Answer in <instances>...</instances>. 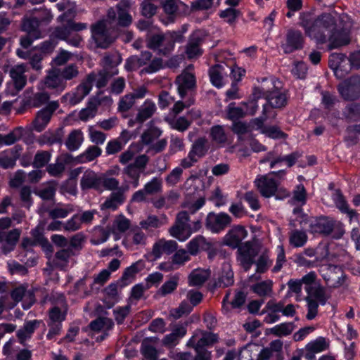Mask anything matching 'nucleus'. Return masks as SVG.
Returning <instances> with one entry per match:
<instances>
[{
  "label": "nucleus",
  "mask_w": 360,
  "mask_h": 360,
  "mask_svg": "<svg viewBox=\"0 0 360 360\" xmlns=\"http://www.w3.org/2000/svg\"><path fill=\"white\" fill-rule=\"evenodd\" d=\"M299 25L308 37L318 43L329 41V49H337L350 42L349 32L336 30L335 19L330 13H324L315 18L310 13H302Z\"/></svg>",
  "instance_id": "f257e3e1"
},
{
  "label": "nucleus",
  "mask_w": 360,
  "mask_h": 360,
  "mask_svg": "<svg viewBox=\"0 0 360 360\" xmlns=\"http://www.w3.org/2000/svg\"><path fill=\"white\" fill-rule=\"evenodd\" d=\"M131 5V0H121L116 9L110 8L108 10L107 17L98 20L91 25V39L98 48L107 49L115 41V31L117 27H128L132 22L129 13Z\"/></svg>",
  "instance_id": "f03ea898"
},
{
  "label": "nucleus",
  "mask_w": 360,
  "mask_h": 360,
  "mask_svg": "<svg viewBox=\"0 0 360 360\" xmlns=\"http://www.w3.org/2000/svg\"><path fill=\"white\" fill-rule=\"evenodd\" d=\"M300 224L302 229L313 235H332L333 238L339 239L345 233L344 224L341 221L326 216L304 217Z\"/></svg>",
  "instance_id": "7ed1b4c3"
},
{
  "label": "nucleus",
  "mask_w": 360,
  "mask_h": 360,
  "mask_svg": "<svg viewBox=\"0 0 360 360\" xmlns=\"http://www.w3.org/2000/svg\"><path fill=\"white\" fill-rule=\"evenodd\" d=\"M280 84L278 81L273 78H263L259 86L255 87L252 96L255 98H265L270 109L281 108L287 104V97L285 93L276 85Z\"/></svg>",
  "instance_id": "20e7f679"
},
{
  "label": "nucleus",
  "mask_w": 360,
  "mask_h": 360,
  "mask_svg": "<svg viewBox=\"0 0 360 360\" xmlns=\"http://www.w3.org/2000/svg\"><path fill=\"white\" fill-rule=\"evenodd\" d=\"M271 174L281 177L285 174V172L283 170H281L257 176L254 181V184L260 194L267 198L275 196L276 199H283L289 196V192L283 188H280L278 183L270 176Z\"/></svg>",
  "instance_id": "39448f33"
},
{
  "label": "nucleus",
  "mask_w": 360,
  "mask_h": 360,
  "mask_svg": "<svg viewBox=\"0 0 360 360\" xmlns=\"http://www.w3.org/2000/svg\"><path fill=\"white\" fill-rule=\"evenodd\" d=\"M11 226L10 218L0 219V253L6 255L12 251L20 237V231L18 229L6 231Z\"/></svg>",
  "instance_id": "423d86ee"
},
{
  "label": "nucleus",
  "mask_w": 360,
  "mask_h": 360,
  "mask_svg": "<svg viewBox=\"0 0 360 360\" xmlns=\"http://www.w3.org/2000/svg\"><path fill=\"white\" fill-rule=\"evenodd\" d=\"M189 216L186 211L178 213L175 224L169 229L170 235L179 241L186 240L192 234L191 226L188 223Z\"/></svg>",
  "instance_id": "0eeeda50"
},
{
  "label": "nucleus",
  "mask_w": 360,
  "mask_h": 360,
  "mask_svg": "<svg viewBox=\"0 0 360 360\" xmlns=\"http://www.w3.org/2000/svg\"><path fill=\"white\" fill-rule=\"evenodd\" d=\"M237 259L245 271H248L259 253V247L251 242L241 244L238 248Z\"/></svg>",
  "instance_id": "6e6552de"
},
{
  "label": "nucleus",
  "mask_w": 360,
  "mask_h": 360,
  "mask_svg": "<svg viewBox=\"0 0 360 360\" xmlns=\"http://www.w3.org/2000/svg\"><path fill=\"white\" fill-rule=\"evenodd\" d=\"M232 221L231 217L225 212H210L205 219V227L213 233H218L228 227Z\"/></svg>",
  "instance_id": "1a4fd4ad"
},
{
  "label": "nucleus",
  "mask_w": 360,
  "mask_h": 360,
  "mask_svg": "<svg viewBox=\"0 0 360 360\" xmlns=\"http://www.w3.org/2000/svg\"><path fill=\"white\" fill-rule=\"evenodd\" d=\"M96 80V75H89L86 79L79 84L75 91L65 94L62 98L68 101L69 103L71 105L79 103L89 94L92 89L93 82Z\"/></svg>",
  "instance_id": "9d476101"
},
{
  "label": "nucleus",
  "mask_w": 360,
  "mask_h": 360,
  "mask_svg": "<svg viewBox=\"0 0 360 360\" xmlns=\"http://www.w3.org/2000/svg\"><path fill=\"white\" fill-rule=\"evenodd\" d=\"M321 274L330 288H339L345 282V276L342 269L338 266L328 265L321 269Z\"/></svg>",
  "instance_id": "9b49d317"
},
{
  "label": "nucleus",
  "mask_w": 360,
  "mask_h": 360,
  "mask_svg": "<svg viewBox=\"0 0 360 360\" xmlns=\"http://www.w3.org/2000/svg\"><path fill=\"white\" fill-rule=\"evenodd\" d=\"M177 89L181 98L195 87V77L193 72V66H188L179 75L175 81Z\"/></svg>",
  "instance_id": "f8f14e48"
},
{
  "label": "nucleus",
  "mask_w": 360,
  "mask_h": 360,
  "mask_svg": "<svg viewBox=\"0 0 360 360\" xmlns=\"http://www.w3.org/2000/svg\"><path fill=\"white\" fill-rule=\"evenodd\" d=\"M58 107V101H51L44 108L38 111L32 122L34 129L38 132L43 131Z\"/></svg>",
  "instance_id": "ddd939ff"
},
{
  "label": "nucleus",
  "mask_w": 360,
  "mask_h": 360,
  "mask_svg": "<svg viewBox=\"0 0 360 360\" xmlns=\"http://www.w3.org/2000/svg\"><path fill=\"white\" fill-rule=\"evenodd\" d=\"M218 341L217 334L206 332L202 330H195L192 337L188 340L187 346L193 348L205 349V346H210Z\"/></svg>",
  "instance_id": "4468645a"
},
{
  "label": "nucleus",
  "mask_w": 360,
  "mask_h": 360,
  "mask_svg": "<svg viewBox=\"0 0 360 360\" xmlns=\"http://www.w3.org/2000/svg\"><path fill=\"white\" fill-rule=\"evenodd\" d=\"M304 37L299 30L290 29L288 30L285 41L281 44L285 53H291L296 50L302 49Z\"/></svg>",
  "instance_id": "2eb2a0df"
},
{
  "label": "nucleus",
  "mask_w": 360,
  "mask_h": 360,
  "mask_svg": "<svg viewBox=\"0 0 360 360\" xmlns=\"http://www.w3.org/2000/svg\"><path fill=\"white\" fill-rule=\"evenodd\" d=\"M138 60L140 67L144 66L141 72L152 74L160 70L163 65L162 60L160 58H152V54L149 51L141 52L140 56H138Z\"/></svg>",
  "instance_id": "dca6fc26"
},
{
  "label": "nucleus",
  "mask_w": 360,
  "mask_h": 360,
  "mask_svg": "<svg viewBox=\"0 0 360 360\" xmlns=\"http://www.w3.org/2000/svg\"><path fill=\"white\" fill-rule=\"evenodd\" d=\"M53 19V15L47 12L46 16L41 19L46 23L51 22ZM41 20L35 17L24 18L22 22V29L30 35H32L33 39H39L41 37V32L39 29Z\"/></svg>",
  "instance_id": "f3484780"
},
{
  "label": "nucleus",
  "mask_w": 360,
  "mask_h": 360,
  "mask_svg": "<svg viewBox=\"0 0 360 360\" xmlns=\"http://www.w3.org/2000/svg\"><path fill=\"white\" fill-rule=\"evenodd\" d=\"M44 84L46 88L53 90L56 94H60L66 87V82L63 80L60 69L54 68L49 70L44 78Z\"/></svg>",
  "instance_id": "a211bd4d"
},
{
  "label": "nucleus",
  "mask_w": 360,
  "mask_h": 360,
  "mask_svg": "<svg viewBox=\"0 0 360 360\" xmlns=\"http://www.w3.org/2000/svg\"><path fill=\"white\" fill-rule=\"evenodd\" d=\"M338 90L345 99H354L360 90V76H354L343 82L339 85Z\"/></svg>",
  "instance_id": "6ab92c4d"
},
{
  "label": "nucleus",
  "mask_w": 360,
  "mask_h": 360,
  "mask_svg": "<svg viewBox=\"0 0 360 360\" xmlns=\"http://www.w3.org/2000/svg\"><path fill=\"white\" fill-rule=\"evenodd\" d=\"M41 323H43L41 320L34 319L25 321L23 326L16 331L15 335L18 342L25 345L32 338L34 331L39 328Z\"/></svg>",
  "instance_id": "aec40b11"
},
{
  "label": "nucleus",
  "mask_w": 360,
  "mask_h": 360,
  "mask_svg": "<svg viewBox=\"0 0 360 360\" xmlns=\"http://www.w3.org/2000/svg\"><path fill=\"white\" fill-rule=\"evenodd\" d=\"M14 303L8 306L9 309H12L20 301H22V307L24 309H28L34 302V295L32 292L27 290L26 288L22 285L15 288L11 293Z\"/></svg>",
  "instance_id": "412c9836"
},
{
  "label": "nucleus",
  "mask_w": 360,
  "mask_h": 360,
  "mask_svg": "<svg viewBox=\"0 0 360 360\" xmlns=\"http://www.w3.org/2000/svg\"><path fill=\"white\" fill-rule=\"evenodd\" d=\"M203 41L200 31L194 32L190 37L186 46L185 53L189 59L197 58L202 54L201 44Z\"/></svg>",
  "instance_id": "4be33fe9"
},
{
  "label": "nucleus",
  "mask_w": 360,
  "mask_h": 360,
  "mask_svg": "<svg viewBox=\"0 0 360 360\" xmlns=\"http://www.w3.org/2000/svg\"><path fill=\"white\" fill-rule=\"evenodd\" d=\"M101 174L91 169H86L81 179L80 187L82 191L94 189L101 192Z\"/></svg>",
  "instance_id": "5701e85b"
},
{
  "label": "nucleus",
  "mask_w": 360,
  "mask_h": 360,
  "mask_svg": "<svg viewBox=\"0 0 360 360\" xmlns=\"http://www.w3.org/2000/svg\"><path fill=\"white\" fill-rule=\"evenodd\" d=\"M147 46L163 55H167L172 51L171 45L169 44L165 33H158L150 36L147 41Z\"/></svg>",
  "instance_id": "b1692460"
},
{
  "label": "nucleus",
  "mask_w": 360,
  "mask_h": 360,
  "mask_svg": "<svg viewBox=\"0 0 360 360\" xmlns=\"http://www.w3.org/2000/svg\"><path fill=\"white\" fill-rule=\"evenodd\" d=\"M247 234V231L243 227L235 226L225 235L224 243L233 249L238 248L241 241L246 238Z\"/></svg>",
  "instance_id": "393cba45"
},
{
  "label": "nucleus",
  "mask_w": 360,
  "mask_h": 360,
  "mask_svg": "<svg viewBox=\"0 0 360 360\" xmlns=\"http://www.w3.org/2000/svg\"><path fill=\"white\" fill-rule=\"evenodd\" d=\"M229 68L226 65H217L209 70L212 84L217 88H221L226 84Z\"/></svg>",
  "instance_id": "a878e982"
},
{
  "label": "nucleus",
  "mask_w": 360,
  "mask_h": 360,
  "mask_svg": "<svg viewBox=\"0 0 360 360\" xmlns=\"http://www.w3.org/2000/svg\"><path fill=\"white\" fill-rule=\"evenodd\" d=\"M129 189V185L124 184L122 186V188H120L118 191H113L102 205V207L112 210H116L125 201L126 197L124 193L128 191Z\"/></svg>",
  "instance_id": "bb28decb"
},
{
  "label": "nucleus",
  "mask_w": 360,
  "mask_h": 360,
  "mask_svg": "<svg viewBox=\"0 0 360 360\" xmlns=\"http://www.w3.org/2000/svg\"><path fill=\"white\" fill-rule=\"evenodd\" d=\"M131 226V221L123 214L115 217L112 223L108 227V232L114 235L115 239L118 240L121 235L126 232Z\"/></svg>",
  "instance_id": "cd10ccee"
},
{
  "label": "nucleus",
  "mask_w": 360,
  "mask_h": 360,
  "mask_svg": "<svg viewBox=\"0 0 360 360\" xmlns=\"http://www.w3.org/2000/svg\"><path fill=\"white\" fill-rule=\"evenodd\" d=\"M122 63L121 55L118 52L107 53L102 59V65L107 75L112 76L118 73L117 67Z\"/></svg>",
  "instance_id": "c85d7f7f"
},
{
  "label": "nucleus",
  "mask_w": 360,
  "mask_h": 360,
  "mask_svg": "<svg viewBox=\"0 0 360 360\" xmlns=\"http://www.w3.org/2000/svg\"><path fill=\"white\" fill-rule=\"evenodd\" d=\"M177 249V243L172 240L160 239L154 243L152 254L155 258H160L162 254L170 255Z\"/></svg>",
  "instance_id": "c756f323"
},
{
  "label": "nucleus",
  "mask_w": 360,
  "mask_h": 360,
  "mask_svg": "<svg viewBox=\"0 0 360 360\" xmlns=\"http://www.w3.org/2000/svg\"><path fill=\"white\" fill-rule=\"evenodd\" d=\"M329 343L326 338L319 337L316 340L309 342L305 347L306 353L304 356L308 360L314 358V354L325 351L328 348Z\"/></svg>",
  "instance_id": "7c9ffc66"
},
{
  "label": "nucleus",
  "mask_w": 360,
  "mask_h": 360,
  "mask_svg": "<svg viewBox=\"0 0 360 360\" xmlns=\"http://www.w3.org/2000/svg\"><path fill=\"white\" fill-rule=\"evenodd\" d=\"M27 71V66L24 64L16 65L10 70V75L14 82L17 90H21L26 84L27 77L25 72Z\"/></svg>",
  "instance_id": "2f4dec72"
},
{
  "label": "nucleus",
  "mask_w": 360,
  "mask_h": 360,
  "mask_svg": "<svg viewBox=\"0 0 360 360\" xmlns=\"http://www.w3.org/2000/svg\"><path fill=\"white\" fill-rule=\"evenodd\" d=\"M319 250H321V255L316 256L315 259L311 261L309 260L304 257V255H297L296 257V262L300 266H304L308 268H313L318 266L319 263L326 259L329 254L328 248L327 246L319 248Z\"/></svg>",
  "instance_id": "473e14b6"
},
{
  "label": "nucleus",
  "mask_w": 360,
  "mask_h": 360,
  "mask_svg": "<svg viewBox=\"0 0 360 360\" xmlns=\"http://www.w3.org/2000/svg\"><path fill=\"white\" fill-rule=\"evenodd\" d=\"M186 333V330L184 326H178L175 327L172 332L164 337L162 345L167 347H174L179 342V340Z\"/></svg>",
  "instance_id": "72a5a7b5"
},
{
  "label": "nucleus",
  "mask_w": 360,
  "mask_h": 360,
  "mask_svg": "<svg viewBox=\"0 0 360 360\" xmlns=\"http://www.w3.org/2000/svg\"><path fill=\"white\" fill-rule=\"evenodd\" d=\"M155 111L156 105L155 103L149 99H147L139 108L138 113L136 117V120L140 123H142L151 117Z\"/></svg>",
  "instance_id": "f704fd0d"
},
{
  "label": "nucleus",
  "mask_w": 360,
  "mask_h": 360,
  "mask_svg": "<svg viewBox=\"0 0 360 360\" xmlns=\"http://www.w3.org/2000/svg\"><path fill=\"white\" fill-rule=\"evenodd\" d=\"M84 141V135L80 129H74L68 135L65 146L70 151H75L79 148Z\"/></svg>",
  "instance_id": "c9c22d12"
},
{
  "label": "nucleus",
  "mask_w": 360,
  "mask_h": 360,
  "mask_svg": "<svg viewBox=\"0 0 360 360\" xmlns=\"http://www.w3.org/2000/svg\"><path fill=\"white\" fill-rule=\"evenodd\" d=\"M305 290L307 292V297H311V299L315 300L322 305L325 304L329 298L325 289L319 285L306 287Z\"/></svg>",
  "instance_id": "e433bc0d"
},
{
  "label": "nucleus",
  "mask_w": 360,
  "mask_h": 360,
  "mask_svg": "<svg viewBox=\"0 0 360 360\" xmlns=\"http://www.w3.org/2000/svg\"><path fill=\"white\" fill-rule=\"evenodd\" d=\"M102 150L97 146L88 147L82 153L77 156L75 161L79 164L86 163L93 161L101 155Z\"/></svg>",
  "instance_id": "4c0bfd02"
},
{
  "label": "nucleus",
  "mask_w": 360,
  "mask_h": 360,
  "mask_svg": "<svg viewBox=\"0 0 360 360\" xmlns=\"http://www.w3.org/2000/svg\"><path fill=\"white\" fill-rule=\"evenodd\" d=\"M251 290L259 297H269L273 292V281L270 279L257 282L250 286Z\"/></svg>",
  "instance_id": "58836bf2"
},
{
  "label": "nucleus",
  "mask_w": 360,
  "mask_h": 360,
  "mask_svg": "<svg viewBox=\"0 0 360 360\" xmlns=\"http://www.w3.org/2000/svg\"><path fill=\"white\" fill-rule=\"evenodd\" d=\"M346 61V56L341 53H333L329 58V65L334 70L335 75L340 78L343 77L348 72H343L342 64Z\"/></svg>",
  "instance_id": "ea45409f"
},
{
  "label": "nucleus",
  "mask_w": 360,
  "mask_h": 360,
  "mask_svg": "<svg viewBox=\"0 0 360 360\" xmlns=\"http://www.w3.org/2000/svg\"><path fill=\"white\" fill-rule=\"evenodd\" d=\"M289 244L293 248L303 247L308 240L305 231L292 229L289 232Z\"/></svg>",
  "instance_id": "a19ab883"
},
{
  "label": "nucleus",
  "mask_w": 360,
  "mask_h": 360,
  "mask_svg": "<svg viewBox=\"0 0 360 360\" xmlns=\"http://www.w3.org/2000/svg\"><path fill=\"white\" fill-rule=\"evenodd\" d=\"M210 271L208 269H194L188 276L190 285L198 286L202 285L210 277Z\"/></svg>",
  "instance_id": "79ce46f5"
},
{
  "label": "nucleus",
  "mask_w": 360,
  "mask_h": 360,
  "mask_svg": "<svg viewBox=\"0 0 360 360\" xmlns=\"http://www.w3.org/2000/svg\"><path fill=\"white\" fill-rule=\"evenodd\" d=\"M207 143V139L205 137L198 138L193 144L191 150L189 151L190 158H195L197 160L203 157L207 151V148L206 146Z\"/></svg>",
  "instance_id": "37998d69"
},
{
  "label": "nucleus",
  "mask_w": 360,
  "mask_h": 360,
  "mask_svg": "<svg viewBox=\"0 0 360 360\" xmlns=\"http://www.w3.org/2000/svg\"><path fill=\"white\" fill-rule=\"evenodd\" d=\"M143 173L141 170L134 167L131 165H127L123 169V174H125L129 179V181L126 184L131 185L133 188H136L139 186V179L141 174Z\"/></svg>",
  "instance_id": "c03bdc74"
},
{
  "label": "nucleus",
  "mask_w": 360,
  "mask_h": 360,
  "mask_svg": "<svg viewBox=\"0 0 360 360\" xmlns=\"http://www.w3.org/2000/svg\"><path fill=\"white\" fill-rule=\"evenodd\" d=\"M66 159L60 156L56 158V162L49 164L46 167L47 172L51 176L60 177L65 169Z\"/></svg>",
  "instance_id": "a18cd8bd"
},
{
  "label": "nucleus",
  "mask_w": 360,
  "mask_h": 360,
  "mask_svg": "<svg viewBox=\"0 0 360 360\" xmlns=\"http://www.w3.org/2000/svg\"><path fill=\"white\" fill-rule=\"evenodd\" d=\"M162 134V131L154 126H150L141 135V140L143 145L150 146L155 140L158 139Z\"/></svg>",
  "instance_id": "49530a36"
},
{
  "label": "nucleus",
  "mask_w": 360,
  "mask_h": 360,
  "mask_svg": "<svg viewBox=\"0 0 360 360\" xmlns=\"http://www.w3.org/2000/svg\"><path fill=\"white\" fill-rule=\"evenodd\" d=\"M276 116V114L275 112H274L272 110L270 109V108L267 105H263V110H262V115L252 120V124L254 126L256 127L257 129L261 130V133H262V129L267 126L264 125V122L268 119V118H275Z\"/></svg>",
  "instance_id": "de8ad7c7"
},
{
  "label": "nucleus",
  "mask_w": 360,
  "mask_h": 360,
  "mask_svg": "<svg viewBox=\"0 0 360 360\" xmlns=\"http://www.w3.org/2000/svg\"><path fill=\"white\" fill-rule=\"evenodd\" d=\"M17 153L9 149L0 153V165L4 169L13 167L17 160Z\"/></svg>",
  "instance_id": "09e8293b"
},
{
  "label": "nucleus",
  "mask_w": 360,
  "mask_h": 360,
  "mask_svg": "<svg viewBox=\"0 0 360 360\" xmlns=\"http://www.w3.org/2000/svg\"><path fill=\"white\" fill-rule=\"evenodd\" d=\"M75 211L71 204L58 205L49 211V217L52 219L65 218L69 214Z\"/></svg>",
  "instance_id": "8fccbe9b"
},
{
  "label": "nucleus",
  "mask_w": 360,
  "mask_h": 360,
  "mask_svg": "<svg viewBox=\"0 0 360 360\" xmlns=\"http://www.w3.org/2000/svg\"><path fill=\"white\" fill-rule=\"evenodd\" d=\"M74 255L72 248L62 249L55 255V264L57 266L64 269L67 266L69 259Z\"/></svg>",
  "instance_id": "3c124183"
},
{
  "label": "nucleus",
  "mask_w": 360,
  "mask_h": 360,
  "mask_svg": "<svg viewBox=\"0 0 360 360\" xmlns=\"http://www.w3.org/2000/svg\"><path fill=\"white\" fill-rule=\"evenodd\" d=\"M167 221V218L164 214L162 217V219H159L155 215H150L146 219L141 221L139 224L142 229L148 230L150 228H158L164 224H166Z\"/></svg>",
  "instance_id": "603ef678"
},
{
  "label": "nucleus",
  "mask_w": 360,
  "mask_h": 360,
  "mask_svg": "<svg viewBox=\"0 0 360 360\" xmlns=\"http://www.w3.org/2000/svg\"><path fill=\"white\" fill-rule=\"evenodd\" d=\"M56 183L54 181L47 182L36 191L35 193L43 200L52 199L56 193Z\"/></svg>",
  "instance_id": "864d4df0"
},
{
  "label": "nucleus",
  "mask_w": 360,
  "mask_h": 360,
  "mask_svg": "<svg viewBox=\"0 0 360 360\" xmlns=\"http://www.w3.org/2000/svg\"><path fill=\"white\" fill-rule=\"evenodd\" d=\"M179 280V275L176 274L172 276L159 288L157 295L163 297L174 292L178 285Z\"/></svg>",
  "instance_id": "5fc2aeb1"
},
{
  "label": "nucleus",
  "mask_w": 360,
  "mask_h": 360,
  "mask_svg": "<svg viewBox=\"0 0 360 360\" xmlns=\"http://www.w3.org/2000/svg\"><path fill=\"white\" fill-rule=\"evenodd\" d=\"M210 136L212 141L219 145H224L228 140L227 134L221 125H216L210 129Z\"/></svg>",
  "instance_id": "6e6d98bb"
},
{
  "label": "nucleus",
  "mask_w": 360,
  "mask_h": 360,
  "mask_svg": "<svg viewBox=\"0 0 360 360\" xmlns=\"http://www.w3.org/2000/svg\"><path fill=\"white\" fill-rule=\"evenodd\" d=\"M219 282L224 287L229 286L233 283V273L229 263L223 264Z\"/></svg>",
  "instance_id": "4d7b16f0"
},
{
  "label": "nucleus",
  "mask_w": 360,
  "mask_h": 360,
  "mask_svg": "<svg viewBox=\"0 0 360 360\" xmlns=\"http://www.w3.org/2000/svg\"><path fill=\"white\" fill-rule=\"evenodd\" d=\"M144 268V260H138L124 270L122 278L125 281L129 280L133 278L137 273L142 271Z\"/></svg>",
  "instance_id": "13d9d810"
},
{
  "label": "nucleus",
  "mask_w": 360,
  "mask_h": 360,
  "mask_svg": "<svg viewBox=\"0 0 360 360\" xmlns=\"http://www.w3.org/2000/svg\"><path fill=\"white\" fill-rule=\"evenodd\" d=\"M51 153L46 150H39L34 155L32 165L34 167L39 169L46 166L51 160Z\"/></svg>",
  "instance_id": "bf43d9fd"
},
{
  "label": "nucleus",
  "mask_w": 360,
  "mask_h": 360,
  "mask_svg": "<svg viewBox=\"0 0 360 360\" xmlns=\"http://www.w3.org/2000/svg\"><path fill=\"white\" fill-rule=\"evenodd\" d=\"M226 112L227 117L233 122L245 116L243 106L241 104L240 106H235V103H231L227 106Z\"/></svg>",
  "instance_id": "052dcab7"
},
{
  "label": "nucleus",
  "mask_w": 360,
  "mask_h": 360,
  "mask_svg": "<svg viewBox=\"0 0 360 360\" xmlns=\"http://www.w3.org/2000/svg\"><path fill=\"white\" fill-rule=\"evenodd\" d=\"M161 0H144L141 4L142 14L147 18H150L156 13L158 4Z\"/></svg>",
  "instance_id": "680f3d73"
},
{
  "label": "nucleus",
  "mask_w": 360,
  "mask_h": 360,
  "mask_svg": "<svg viewBox=\"0 0 360 360\" xmlns=\"http://www.w3.org/2000/svg\"><path fill=\"white\" fill-rule=\"evenodd\" d=\"M243 200L249 205L250 209L253 211H257L261 207V204L259 200L258 194L253 191H249L244 193Z\"/></svg>",
  "instance_id": "e2e57ef3"
},
{
  "label": "nucleus",
  "mask_w": 360,
  "mask_h": 360,
  "mask_svg": "<svg viewBox=\"0 0 360 360\" xmlns=\"http://www.w3.org/2000/svg\"><path fill=\"white\" fill-rule=\"evenodd\" d=\"M143 189L148 195L160 193L162 191V181L160 179L154 177L144 185Z\"/></svg>",
  "instance_id": "0e129e2a"
},
{
  "label": "nucleus",
  "mask_w": 360,
  "mask_h": 360,
  "mask_svg": "<svg viewBox=\"0 0 360 360\" xmlns=\"http://www.w3.org/2000/svg\"><path fill=\"white\" fill-rule=\"evenodd\" d=\"M147 236L139 228L132 230L131 240L132 244L137 248L144 247L147 243Z\"/></svg>",
  "instance_id": "69168bd1"
},
{
  "label": "nucleus",
  "mask_w": 360,
  "mask_h": 360,
  "mask_svg": "<svg viewBox=\"0 0 360 360\" xmlns=\"http://www.w3.org/2000/svg\"><path fill=\"white\" fill-rule=\"evenodd\" d=\"M101 192L103 191L104 189L108 191H118L120 187V182L119 179L115 177H108L105 176H101Z\"/></svg>",
  "instance_id": "338daca9"
},
{
  "label": "nucleus",
  "mask_w": 360,
  "mask_h": 360,
  "mask_svg": "<svg viewBox=\"0 0 360 360\" xmlns=\"http://www.w3.org/2000/svg\"><path fill=\"white\" fill-rule=\"evenodd\" d=\"M294 330L292 323H283L275 326L271 328V333L276 336H287L290 335Z\"/></svg>",
  "instance_id": "774afa93"
}]
</instances>
